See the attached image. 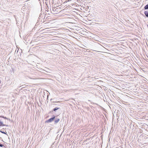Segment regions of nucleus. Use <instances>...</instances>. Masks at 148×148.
Returning a JSON list of instances; mask_svg holds the SVG:
<instances>
[{"instance_id":"7ed1b4c3","label":"nucleus","mask_w":148,"mask_h":148,"mask_svg":"<svg viewBox=\"0 0 148 148\" xmlns=\"http://www.w3.org/2000/svg\"><path fill=\"white\" fill-rule=\"evenodd\" d=\"M60 120V119H56L54 121L55 124H56L58 123Z\"/></svg>"},{"instance_id":"9d476101","label":"nucleus","mask_w":148,"mask_h":148,"mask_svg":"<svg viewBox=\"0 0 148 148\" xmlns=\"http://www.w3.org/2000/svg\"><path fill=\"white\" fill-rule=\"evenodd\" d=\"M28 77L29 78H30V79H33V78L30 77L29 76Z\"/></svg>"},{"instance_id":"20e7f679","label":"nucleus","mask_w":148,"mask_h":148,"mask_svg":"<svg viewBox=\"0 0 148 148\" xmlns=\"http://www.w3.org/2000/svg\"><path fill=\"white\" fill-rule=\"evenodd\" d=\"M5 125H4L2 122L1 121L0 122V128L2 126H5Z\"/></svg>"},{"instance_id":"1a4fd4ad","label":"nucleus","mask_w":148,"mask_h":148,"mask_svg":"<svg viewBox=\"0 0 148 148\" xmlns=\"http://www.w3.org/2000/svg\"><path fill=\"white\" fill-rule=\"evenodd\" d=\"M1 117H3V118H4V119H8V118H7L6 117H4L3 116H1Z\"/></svg>"},{"instance_id":"6e6552de","label":"nucleus","mask_w":148,"mask_h":148,"mask_svg":"<svg viewBox=\"0 0 148 148\" xmlns=\"http://www.w3.org/2000/svg\"><path fill=\"white\" fill-rule=\"evenodd\" d=\"M0 132H1L3 134H6V132H4V131H2L1 130H0Z\"/></svg>"},{"instance_id":"9b49d317","label":"nucleus","mask_w":148,"mask_h":148,"mask_svg":"<svg viewBox=\"0 0 148 148\" xmlns=\"http://www.w3.org/2000/svg\"><path fill=\"white\" fill-rule=\"evenodd\" d=\"M9 58H8V62H9V61H8V60H9Z\"/></svg>"},{"instance_id":"39448f33","label":"nucleus","mask_w":148,"mask_h":148,"mask_svg":"<svg viewBox=\"0 0 148 148\" xmlns=\"http://www.w3.org/2000/svg\"><path fill=\"white\" fill-rule=\"evenodd\" d=\"M0 147H3V148H6L3 145L1 144L0 143Z\"/></svg>"},{"instance_id":"f257e3e1","label":"nucleus","mask_w":148,"mask_h":148,"mask_svg":"<svg viewBox=\"0 0 148 148\" xmlns=\"http://www.w3.org/2000/svg\"><path fill=\"white\" fill-rule=\"evenodd\" d=\"M55 116H53V117H51V118L49 119L48 120H47V121H45V122L47 123L51 122L53 121V120L55 119Z\"/></svg>"},{"instance_id":"0eeeda50","label":"nucleus","mask_w":148,"mask_h":148,"mask_svg":"<svg viewBox=\"0 0 148 148\" xmlns=\"http://www.w3.org/2000/svg\"><path fill=\"white\" fill-rule=\"evenodd\" d=\"M144 8L145 10L148 9V4L146 5L144 7Z\"/></svg>"},{"instance_id":"f03ea898","label":"nucleus","mask_w":148,"mask_h":148,"mask_svg":"<svg viewBox=\"0 0 148 148\" xmlns=\"http://www.w3.org/2000/svg\"><path fill=\"white\" fill-rule=\"evenodd\" d=\"M144 14L146 17L148 18V10L144 12Z\"/></svg>"},{"instance_id":"423d86ee","label":"nucleus","mask_w":148,"mask_h":148,"mask_svg":"<svg viewBox=\"0 0 148 148\" xmlns=\"http://www.w3.org/2000/svg\"><path fill=\"white\" fill-rule=\"evenodd\" d=\"M60 108H58V107H56L55 108H54L53 110V111H56L57 110L59 109Z\"/></svg>"}]
</instances>
